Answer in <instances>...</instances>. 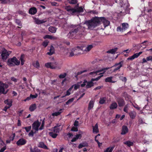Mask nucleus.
Returning a JSON list of instances; mask_svg holds the SVG:
<instances>
[{"mask_svg": "<svg viewBox=\"0 0 152 152\" xmlns=\"http://www.w3.org/2000/svg\"><path fill=\"white\" fill-rule=\"evenodd\" d=\"M68 2L71 4H75L77 2V0H67Z\"/></svg>", "mask_w": 152, "mask_h": 152, "instance_id": "a18cd8bd", "label": "nucleus"}, {"mask_svg": "<svg viewBox=\"0 0 152 152\" xmlns=\"http://www.w3.org/2000/svg\"><path fill=\"white\" fill-rule=\"evenodd\" d=\"M117 101L119 107H122L125 105V102L123 99L121 98H118Z\"/></svg>", "mask_w": 152, "mask_h": 152, "instance_id": "dca6fc26", "label": "nucleus"}, {"mask_svg": "<svg viewBox=\"0 0 152 152\" xmlns=\"http://www.w3.org/2000/svg\"><path fill=\"white\" fill-rule=\"evenodd\" d=\"M71 131L74 132H77L78 131V129L76 127H73L71 129Z\"/></svg>", "mask_w": 152, "mask_h": 152, "instance_id": "e2e57ef3", "label": "nucleus"}, {"mask_svg": "<svg viewBox=\"0 0 152 152\" xmlns=\"http://www.w3.org/2000/svg\"><path fill=\"white\" fill-rule=\"evenodd\" d=\"M142 53V52L140 51L138 53H136L134 54L132 56L128 58L127 59V60H132L134 59L135 58H137Z\"/></svg>", "mask_w": 152, "mask_h": 152, "instance_id": "f8f14e48", "label": "nucleus"}, {"mask_svg": "<svg viewBox=\"0 0 152 152\" xmlns=\"http://www.w3.org/2000/svg\"><path fill=\"white\" fill-rule=\"evenodd\" d=\"M113 78L112 77H107L105 79V81L106 82H111L112 78Z\"/></svg>", "mask_w": 152, "mask_h": 152, "instance_id": "de8ad7c7", "label": "nucleus"}, {"mask_svg": "<svg viewBox=\"0 0 152 152\" xmlns=\"http://www.w3.org/2000/svg\"><path fill=\"white\" fill-rule=\"evenodd\" d=\"M44 120H45V119L43 120V121L42 122L41 125V126L40 127V128H39V130H42L44 129V124H45Z\"/></svg>", "mask_w": 152, "mask_h": 152, "instance_id": "8fccbe9b", "label": "nucleus"}, {"mask_svg": "<svg viewBox=\"0 0 152 152\" xmlns=\"http://www.w3.org/2000/svg\"><path fill=\"white\" fill-rule=\"evenodd\" d=\"M7 64L10 66H15L18 65L20 64V61L15 57L9 59L7 61Z\"/></svg>", "mask_w": 152, "mask_h": 152, "instance_id": "f03ea898", "label": "nucleus"}, {"mask_svg": "<svg viewBox=\"0 0 152 152\" xmlns=\"http://www.w3.org/2000/svg\"><path fill=\"white\" fill-rule=\"evenodd\" d=\"M75 137L77 140L79 138L80 139L82 137V135H81V134H77L75 135Z\"/></svg>", "mask_w": 152, "mask_h": 152, "instance_id": "680f3d73", "label": "nucleus"}, {"mask_svg": "<svg viewBox=\"0 0 152 152\" xmlns=\"http://www.w3.org/2000/svg\"><path fill=\"white\" fill-rule=\"evenodd\" d=\"M66 75V73H65L63 74H61L59 76V77L60 78H64L65 77Z\"/></svg>", "mask_w": 152, "mask_h": 152, "instance_id": "603ef678", "label": "nucleus"}, {"mask_svg": "<svg viewBox=\"0 0 152 152\" xmlns=\"http://www.w3.org/2000/svg\"><path fill=\"white\" fill-rule=\"evenodd\" d=\"M60 126V125H59V126H56L53 128L52 130V132H53L54 133H56V134L59 133V127Z\"/></svg>", "mask_w": 152, "mask_h": 152, "instance_id": "412c9836", "label": "nucleus"}, {"mask_svg": "<svg viewBox=\"0 0 152 152\" xmlns=\"http://www.w3.org/2000/svg\"><path fill=\"white\" fill-rule=\"evenodd\" d=\"M115 146H113L111 147H108L107 148L104 152H112Z\"/></svg>", "mask_w": 152, "mask_h": 152, "instance_id": "79ce46f5", "label": "nucleus"}, {"mask_svg": "<svg viewBox=\"0 0 152 152\" xmlns=\"http://www.w3.org/2000/svg\"><path fill=\"white\" fill-rule=\"evenodd\" d=\"M55 53V49L54 47L52 45L50 46V49L49 50V52L47 53V55L49 56H51Z\"/></svg>", "mask_w": 152, "mask_h": 152, "instance_id": "f3484780", "label": "nucleus"}, {"mask_svg": "<svg viewBox=\"0 0 152 152\" xmlns=\"http://www.w3.org/2000/svg\"><path fill=\"white\" fill-rule=\"evenodd\" d=\"M38 147L46 149H48L47 147L43 142H40L39 143Z\"/></svg>", "mask_w": 152, "mask_h": 152, "instance_id": "a878e982", "label": "nucleus"}, {"mask_svg": "<svg viewBox=\"0 0 152 152\" xmlns=\"http://www.w3.org/2000/svg\"><path fill=\"white\" fill-rule=\"evenodd\" d=\"M62 110H63L62 109H60L59 110V111L58 112H55L52 113V115L53 116H57L59 115L62 113Z\"/></svg>", "mask_w": 152, "mask_h": 152, "instance_id": "2f4dec72", "label": "nucleus"}, {"mask_svg": "<svg viewBox=\"0 0 152 152\" xmlns=\"http://www.w3.org/2000/svg\"><path fill=\"white\" fill-rule=\"evenodd\" d=\"M36 108V105L35 104H32L29 107V110L31 111L32 112L34 111Z\"/></svg>", "mask_w": 152, "mask_h": 152, "instance_id": "c756f323", "label": "nucleus"}, {"mask_svg": "<svg viewBox=\"0 0 152 152\" xmlns=\"http://www.w3.org/2000/svg\"><path fill=\"white\" fill-rule=\"evenodd\" d=\"M93 81L91 80V81L87 82L86 83L87 85L86 86V88H89L93 86L94 85V83H93Z\"/></svg>", "mask_w": 152, "mask_h": 152, "instance_id": "b1692460", "label": "nucleus"}, {"mask_svg": "<svg viewBox=\"0 0 152 152\" xmlns=\"http://www.w3.org/2000/svg\"><path fill=\"white\" fill-rule=\"evenodd\" d=\"M93 132L97 133L99 132V129L98 128V124L96 123L94 126H93Z\"/></svg>", "mask_w": 152, "mask_h": 152, "instance_id": "c85d7f7f", "label": "nucleus"}, {"mask_svg": "<svg viewBox=\"0 0 152 152\" xmlns=\"http://www.w3.org/2000/svg\"><path fill=\"white\" fill-rule=\"evenodd\" d=\"M87 71L86 70H83V71H81L80 72H77V75H76L75 77H77V76L78 75H80L82 73H84V72H86Z\"/></svg>", "mask_w": 152, "mask_h": 152, "instance_id": "bf43d9fd", "label": "nucleus"}, {"mask_svg": "<svg viewBox=\"0 0 152 152\" xmlns=\"http://www.w3.org/2000/svg\"><path fill=\"white\" fill-rule=\"evenodd\" d=\"M82 82L81 81L80 82L78 83L77 84L74 85L73 86H74V89L75 90H77V89L80 86V83H82Z\"/></svg>", "mask_w": 152, "mask_h": 152, "instance_id": "37998d69", "label": "nucleus"}, {"mask_svg": "<svg viewBox=\"0 0 152 152\" xmlns=\"http://www.w3.org/2000/svg\"><path fill=\"white\" fill-rule=\"evenodd\" d=\"M129 27V25L127 23H123L122 24V27L118 26L117 28V30L118 31L121 32H123L126 30Z\"/></svg>", "mask_w": 152, "mask_h": 152, "instance_id": "20e7f679", "label": "nucleus"}, {"mask_svg": "<svg viewBox=\"0 0 152 152\" xmlns=\"http://www.w3.org/2000/svg\"><path fill=\"white\" fill-rule=\"evenodd\" d=\"M128 132V129L127 126H123L122 127V132L121 133V134H125Z\"/></svg>", "mask_w": 152, "mask_h": 152, "instance_id": "a211bd4d", "label": "nucleus"}, {"mask_svg": "<svg viewBox=\"0 0 152 152\" xmlns=\"http://www.w3.org/2000/svg\"><path fill=\"white\" fill-rule=\"evenodd\" d=\"M44 39H56V37L51 35H45L43 37Z\"/></svg>", "mask_w": 152, "mask_h": 152, "instance_id": "473e14b6", "label": "nucleus"}, {"mask_svg": "<svg viewBox=\"0 0 152 152\" xmlns=\"http://www.w3.org/2000/svg\"><path fill=\"white\" fill-rule=\"evenodd\" d=\"M57 28L55 27L50 26L49 28V31L52 33L56 32Z\"/></svg>", "mask_w": 152, "mask_h": 152, "instance_id": "72a5a7b5", "label": "nucleus"}, {"mask_svg": "<svg viewBox=\"0 0 152 152\" xmlns=\"http://www.w3.org/2000/svg\"><path fill=\"white\" fill-rule=\"evenodd\" d=\"M36 132V131L35 132H34L33 130H31L28 134V136H33L34 133H35Z\"/></svg>", "mask_w": 152, "mask_h": 152, "instance_id": "052dcab7", "label": "nucleus"}, {"mask_svg": "<svg viewBox=\"0 0 152 152\" xmlns=\"http://www.w3.org/2000/svg\"><path fill=\"white\" fill-rule=\"evenodd\" d=\"M15 22L18 26H21L22 25L21 23V22L19 20L16 19L15 20Z\"/></svg>", "mask_w": 152, "mask_h": 152, "instance_id": "13d9d810", "label": "nucleus"}, {"mask_svg": "<svg viewBox=\"0 0 152 152\" xmlns=\"http://www.w3.org/2000/svg\"><path fill=\"white\" fill-rule=\"evenodd\" d=\"M98 20L99 21V24L102 22L104 25V27L109 26L110 24V22L104 17H98Z\"/></svg>", "mask_w": 152, "mask_h": 152, "instance_id": "7ed1b4c3", "label": "nucleus"}, {"mask_svg": "<svg viewBox=\"0 0 152 152\" xmlns=\"http://www.w3.org/2000/svg\"><path fill=\"white\" fill-rule=\"evenodd\" d=\"M124 143L129 147L133 146L134 145V143L133 142L129 140L124 142Z\"/></svg>", "mask_w": 152, "mask_h": 152, "instance_id": "bb28decb", "label": "nucleus"}, {"mask_svg": "<svg viewBox=\"0 0 152 152\" xmlns=\"http://www.w3.org/2000/svg\"><path fill=\"white\" fill-rule=\"evenodd\" d=\"M103 75H100L98 77H97L95 78V79H91L92 81H97L99 80L101 77H103Z\"/></svg>", "mask_w": 152, "mask_h": 152, "instance_id": "3c124183", "label": "nucleus"}, {"mask_svg": "<svg viewBox=\"0 0 152 152\" xmlns=\"http://www.w3.org/2000/svg\"><path fill=\"white\" fill-rule=\"evenodd\" d=\"M76 12H83V8L81 7H79L76 9Z\"/></svg>", "mask_w": 152, "mask_h": 152, "instance_id": "c03bdc74", "label": "nucleus"}, {"mask_svg": "<svg viewBox=\"0 0 152 152\" xmlns=\"http://www.w3.org/2000/svg\"><path fill=\"white\" fill-rule=\"evenodd\" d=\"M88 144L86 142H83L80 143L78 146L79 148H81L84 147H88Z\"/></svg>", "mask_w": 152, "mask_h": 152, "instance_id": "5701e85b", "label": "nucleus"}, {"mask_svg": "<svg viewBox=\"0 0 152 152\" xmlns=\"http://www.w3.org/2000/svg\"><path fill=\"white\" fill-rule=\"evenodd\" d=\"M117 49L118 48H114L109 50L107 52V53H111L112 54L115 53L117 50Z\"/></svg>", "mask_w": 152, "mask_h": 152, "instance_id": "e433bc0d", "label": "nucleus"}, {"mask_svg": "<svg viewBox=\"0 0 152 152\" xmlns=\"http://www.w3.org/2000/svg\"><path fill=\"white\" fill-rule=\"evenodd\" d=\"M48 42L47 41H45L43 42L42 45L45 48L48 45Z\"/></svg>", "mask_w": 152, "mask_h": 152, "instance_id": "6e6d98bb", "label": "nucleus"}, {"mask_svg": "<svg viewBox=\"0 0 152 152\" xmlns=\"http://www.w3.org/2000/svg\"><path fill=\"white\" fill-rule=\"evenodd\" d=\"M31 126H29L27 127H26L23 128L25 129L27 132H28L31 129Z\"/></svg>", "mask_w": 152, "mask_h": 152, "instance_id": "864d4df0", "label": "nucleus"}, {"mask_svg": "<svg viewBox=\"0 0 152 152\" xmlns=\"http://www.w3.org/2000/svg\"><path fill=\"white\" fill-rule=\"evenodd\" d=\"M86 32L84 29L81 27V28L80 29L78 33V34L80 37H84L86 34Z\"/></svg>", "mask_w": 152, "mask_h": 152, "instance_id": "2eb2a0df", "label": "nucleus"}, {"mask_svg": "<svg viewBox=\"0 0 152 152\" xmlns=\"http://www.w3.org/2000/svg\"><path fill=\"white\" fill-rule=\"evenodd\" d=\"M30 96L31 97V98H32V99H34L37 98V94H36L35 95H33L31 94Z\"/></svg>", "mask_w": 152, "mask_h": 152, "instance_id": "774afa93", "label": "nucleus"}, {"mask_svg": "<svg viewBox=\"0 0 152 152\" xmlns=\"http://www.w3.org/2000/svg\"><path fill=\"white\" fill-rule=\"evenodd\" d=\"M93 48V46L92 45H88L87 47H86V48L84 50V51L87 52H89L91 49Z\"/></svg>", "mask_w": 152, "mask_h": 152, "instance_id": "58836bf2", "label": "nucleus"}, {"mask_svg": "<svg viewBox=\"0 0 152 152\" xmlns=\"http://www.w3.org/2000/svg\"><path fill=\"white\" fill-rule=\"evenodd\" d=\"M10 53L11 52L8 51L6 49L4 48L1 54L2 59L3 60L6 59Z\"/></svg>", "mask_w": 152, "mask_h": 152, "instance_id": "39448f33", "label": "nucleus"}, {"mask_svg": "<svg viewBox=\"0 0 152 152\" xmlns=\"http://www.w3.org/2000/svg\"><path fill=\"white\" fill-rule=\"evenodd\" d=\"M7 85H5L3 83L0 82V94H5L7 93V92L5 93L4 92V88H7Z\"/></svg>", "mask_w": 152, "mask_h": 152, "instance_id": "9b49d317", "label": "nucleus"}, {"mask_svg": "<svg viewBox=\"0 0 152 152\" xmlns=\"http://www.w3.org/2000/svg\"><path fill=\"white\" fill-rule=\"evenodd\" d=\"M85 24L87 26L88 29L93 30L99 25V21L98 20V17H96L93 18L91 20L86 21Z\"/></svg>", "mask_w": 152, "mask_h": 152, "instance_id": "f257e3e1", "label": "nucleus"}, {"mask_svg": "<svg viewBox=\"0 0 152 152\" xmlns=\"http://www.w3.org/2000/svg\"><path fill=\"white\" fill-rule=\"evenodd\" d=\"M106 98L105 97L101 98L100 99L99 101V103L101 104H104L106 101Z\"/></svg>", "mask_w": 152, "mask_h": 152, "instance_id": "a19ab883", "label": "nucleus"}, {"mask_svg": "<svg viewBox=\"0 0 152 152\" xmlns=\"http://www.w3.org/2000/svg\"><path fill=\"white\" fill-rule=\"evenodd\" d=\"M49 135L53 138H56L58 135L57 134L50 132L49 133Z\"/></svg>", "mask_w": 152, "mask_h": 152, "instance_id": "ea45409f", "label": "nucleus"}, {"mask_svg": "<svg viewBox=\"0 0 152 152\" xmlns=\"http://www.w3.org/2000/svg\"><path fill=\"white\" fill-rule=\"evenodd\" d=\"M30 151L31 152H40V151L37 147H35L34 148L32 147L30 148Z\"/></svg>", "mask_w": 152, "mask_h": 152, "instance_id": "4c0bfd02", "label": "nucleus"}, {"mask_svg": "<svg viewBox=\"0 0 152 152\" xmlns=\"http://www.w3.org/2000/svg\"><path fill=\"white\" fill-rule=\"evenodd\" d=\"M75 35L73 33L71 32V31H70L67 34V36L69 38L72 39L74 37Z\"/></svg>", "mask_w": 152, "mask_h": 152, "instance_id": "7c9ffc66", "label": "nucleus"}, {"mask_svg": "<svg viewBox=\"0 0 152 152\" xmlns=\"http://www.w3.org/2000/svg\"><path fill=\"white\" fill-rule=\"evenodd\" d=\"M74 29L71 30V32L75 34L78 33L80 29L81 28V26H73L72 27Z\"/></svg>", "mask_w": 152, "mask_h": 152, "instance_id": "9d476101", "label": "nucleus"}, {"mask_svg": "<svg viewBox=\"0 0 152 152\" xmlns=\"http://www.w3.org/2000/svg\"><path fill=\"white\" fill-rule=\"evenodd\" d=\"M41 124V122L38 120L34 121L32 124V127L36 131H38L39 129V127Z\"/></svg>", "mask_w": 152, "mask_h": 152, "instance_id": "0eeeda50", "label": "nucleus"}, {"mask_svg": "<svg viewBox=\"0 0 152 152\" xmlns=\"http://www.w3.org/2000/svg\"><path fill=\"white\" fill-rule=\"evenodd\" d=\"M65 9L72 15H73L76 12V8H72L70 6H68L65 7Z\"/></svg>", "mask_w": 152, "mask_h": 152, "instance_id": "6e6552de", "label": "nucleus"}, {"mask_svg": "<svg viewBox=\"0 0 152 152\" xmlns=\"http://www.w3.org/2000/svg\"><path fill=\"white\" fill-rule=\"evenodd\" d=\"M26 142V141L25 140L21 138L16 142V144L18 146L22 145H25Z\"/></svg>", "mask_w": 152, "mask_h": 152, "instance_id": "4468645a", "label": "nucleus"}, {"mask_svg": "<svg viewBox=\"0 0 152 152\" xmlns=\"http://www.w3.org/2000/svg\"><path fill=\"white\" fill-rule=\"evenodd\" d=\"M4 103L8 105V107H10L12 105V102L9 99H6L4 101Z\"/></svg>", "mask_w": 152, "mask_h": 152, "instance_id": "f704fd0d", "label": "nucleus"}, {"mask_svg": "<svg viewBox=\"0 0 152 152\" xmlns=\"http://www.w3.org/2000/svg\"><path fill=\"white\" fill-rule=\"evenodd\" d=\"M37 9L35 7L31 8L29 10V13L31 15H34L37 13Z\"/></svg>", "mask_w": 152, "mask_h": 152, "instance_id": "6ab92c4d", "label": "nucleus"}, {"mask_svg": "<svg viewBox=\"0 0 152 152\" xmlns=\"http://www.w3.org/2000/svg\"><path fill=\"white\" fill-rule=\"evenodd\" d=\"M87 83V81L86 80H84L83 82L82 83H80V86L81 87H84L86 84V83Z\"/></svg>", "mask_w": 152, "mask_h": 152, "instance_id": "5fc2aeb1", "label": "nucleus"}, {"mask_svg": "<svg viewBox=\"0 0 152 152\" xmlns=\"http://www.w3.org/2000/svg\"><path fill=\"white\" fill-rule=\"evenodd\" d=\"M129 114L130 118L132 119L134 118L136 115V113L134 111H131Z\"/></svg>", "mask_w": 152, "mask_h": 152, "instance_id": "cd10ccee", "label": "nucleus"}, {"mask_svg": "<svg viewBox=\"0 0 152 152\" xmlns=\"http://www.w3.org/2000/svg\"><path fill=\"white\" fill-rule=\"evenodd\" d=\"M122 66V64L121 63V62H120L112 66L111 67V68L113 67H115V69L113 70V72H115L116 71L120 69V68Z\"/></svg>", "mask_w": 152, "mask_h": 152, "instance_id": "ddd939ff", "label": "nucleus"}, {"mask_svg": "<svg viewBox=\"0 0 152 152\" xmlns=\"http://www.w3.org/2000/svg\"><path fill=\"white\" fill-rule=\"evenodd\" d=\"M124 111L126 113H128V106L126 105L124 108Z\"/></svg>", "mask_w": 152, "mask_h": 152, "instance_id": "69168bd1", "label": "nucleus"}, {"mask_svg": "<svg viewBox=\"0 0 152 152\" xmlns=\"http://www.w3.org/2000/svg\"><path fill=\"white\" fill-rule=\"evenodd\" d=\"M78 50L77 49L75 48H73L70 50L67 53V54H69V57H71L73 56L74 55H77L79 54V53H78Z\"/></svg>", "mask_w": 152, "mask_h": 152, "instance_id": "423d86ee", "label": "nucleus"}, {"mask_svg": "<svg viewBox=\"0 0 152 152\" xmlns=\"http://www.w3.org/2000/svg\"><path fill=\"white\" fill-rule=\"evenodd\" d=\"M57 63L56 62L53 63H47L45 64V66L47 68H49L52 69H56L57 66L56 65Z\"/></svg>", "mask_w": 152, "mask_h": 152, "instance_id": "1a4fd4ad", "label": "nucleus"}, {"mask_svg": "<svg viewBox=\"0 0 152 152\" xmlns=\"http://www.w3.org/2000/svg\"><path fill=\"white\" fill-rule=\"evenodd\" d=\"M46 22V20L44 21L43 20H39V19H35V22L37 24H40Z\"/></svg>", "mask_w": 152, "mask_h": 152, "instance_id": "393cba45", "label": "nucleus"}, {"mask_svg": "<svg viewBox=\"0 0 152 152\" xmlns=\"http://www.w3.org/2000/svg\"><path fill=\"white\" fill-rule=\"evenodd\" d=\"M33 65L35 67L37 68H38L39 67V64L38 61H36L35 63H34Z\"/></svg>", "mask_w": 152, "mask_h": 152, "instance_id": "09e8293b", "label": "nucleus"}, {"mask_svg": "<svg viewBox=\"0 0 152 152\" xmlns=\"http://www.w3.org/2000/svg\"><path fill=\"white\" fill-rule=\"evenodd\" d=\"M13 137H10L9 139H10V140H11V141H13L14 140V137H15V133H13Z\"/></svg>", "mask_w": 152, "mask_h": 152, "instance_id": "338daca9", "label": "nucleus"}, {"mask_svg": "<svg viewBox=\"0 0 152 152\" xmlns=\"http://www.w3.org/2000/svg\"><path fill=\"white\" fill-rule=\"evenodd\" d=\"M74 100V98H72L69 100H68V101L66 102V104H68L70 103H71Z\"/></svg>", "mask_w": 152, "mask_h": 152, "instance_id": "4d7b16f0", "label": "nucleus"}, {"mask_svg": "<svg viewBox=\"0 0 152 152\" xmlns=\"http://www.w3.org/2000/svg\"><path fill=\"white\" fill-rule=\"evenodd\" d=\"M110 68H109V67H107L106 68H104L102 69H100V70L96 71L95 72H91L89 73V74L90 75H92L94 74H96L104 70H107Z\"/></svg>", "mask_w": 152, "mask_h": 152, "instance_id": "aec40b11", "label": "nucleus"}, {"mask_svg": "<svg viewBox=\"0 0 152 152\" xmlns=\"http://www.w3.org/2000/svg\"><path fill=\"white\" fill-rule=\"evenodd\" d=\"M117 107V104L116 102L112 103L110 105V109H113L116 108Z\"/></svg>", "mask_w": 152, "mask_h": 152, "instance_id": "c9c22d12", "label": "nucleus"}, {"mask_svg": "<svg viewBox=\"0 0 152 152\" xmlns=\"http://www.w3.org/2000/svg\"><path fill=\"white\" fill-rule=\"evenodd\" d=\"M146 59L148 61H152V56H150L147 57Z\"/></svg>", "mask_w": 152, "mask_h": 152, "instance_id": "0e129e2a", "label": "nucleus"}, {"mask_svg": "<svg viewBox=\"0 0 152 152\" xmlns=\"http://www.w3.org/2000/svg\"><path fill=\"white\" fill-rule=\"evenodd\" d=\"M94 104V101L93 100H91L89 102L88 108V110L89 111L92 109L93 107Z\"/></svg>", "mask_w": 152, "mask_h": 152, "instance_id": "4be33fe9", "label": "nucleus"}, {"mask_svg": "<svg viewBox=\"0 0 152 152\" xmlns=\"http://www.w3.org/2000/svg\"><path fill=\"white\" fill-rule=\"evenodd\" d=\"M24 55L23 54L22 55L20 58V60L21 62V65H23L24 64Z\"/></svg>", "mask_w": 152, "mask_h": 152, "instance_id": "49530a36", "label": "nucleus"}]
</instances>
